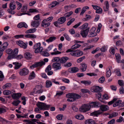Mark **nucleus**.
<instances>
[{"label": "nucleus", "mask_w": 124, "mask_h": 124, "mask_svg": "<svg viewBox=\"0 0 124 124\" xmlns=\"http://www.w3.org/2000/svg\"><path fill=\"white\" fill-rule=\"evenodd\" d=\"M11 86V84L10 83L6 84L3 87V88L5 89L7 88L10 87Z\"/></svg>", "instance_id": "obj_62"}, {"label": "nucleus", "mask_w": 124, "mask_h": 124, "mask_svg": "<svg viewBox=\"0 0 124 124\" xmlns=\"http://www.w3.org/2000/svg\"><path fill=\"white\" fill-rule=\"evenodd\" d=\"M13 64L15 65L14 68L16 70L19 69L22 65L20 63H19L18 62H13Z\"/></svg>", "instance_id": "obj_22"}, {"label": "nucleus", "mask_w": 124, "mask_h": 124, "mask_svg": "<svg viewBox=\"0 0 124 124\" xmlns=\"http://www.w3.org/2000/svg\"><path fill=\"white\" fill-rule=\"evenodd\" d=\"M16 43L20 47L24 49H25L27 47V43H24L23 41L19 40L17 41L16 42Z\"/></svg>", "instance_id": "obj_9"}, {"label": "nucleus", "mask_w": 124, "mask_h": 124, "mask_svg": "<svg viewBox=\"0 0 124 124\" xmlns=\"http://www.w3.org/2000/svg\"><path fill=\"white\" fill-rule=\"evenodd\" d=\"M63 116L62 114H59L56 116V118L58 120H61L62 119Z\"/></svg>", "instance_id": "obj_56"}, {"label": "nucleus", "mask_w": 124, "mask_h": 124, "mask_svg": "<svg viewBox=\"0 0 124 124\" xmlns=\"http://www.w3.org/2000/svg\"><path fill=\"white\" fill-rule=\"evenodd\" d=\"M29 11L30 12H38V11L36 9H29Z\"/></svg>", "instance_id": "obj_63"}, {"label": "nucleus", "mask_w": 124, "mask_h": 124, "mask_svg": "<svg viewBox=\"0 0 124 124\" xmlns=\"http://www.w3.org/2000/svg\"><path fill=\"white\" fill-rule=\"evenodd\" d=\"M82 83L84 84L85 85H88L91 83V82L87 81H82L81 82Z\"/></svg>", "instance_id": "obj_42"}, {"label": "nucleus", "mask_w": 124, "mask_h": 124, "mask_svg": "<svg viewBox=\"0 0 124 124\" xmlns=\"http://www.w3.org/2000/svg\"><path fill=\"white\" fill-rule=\"evenodd\" d=\"M102 87L98 86H94L91 88V91L93 92L97 93H100L102 91Z\"/></svg>", "instance_id": "obj_7"}, {"label": "nucleus", "mask_w": 124, "mask_h": 124, "mask_svg": "<svg viewBox=\"0 0 124 124\" xmlns=\"http://www.w3.org/2000/svg\"><path fill=\"white\" fill-rule=\"evenodd\" d=\"M46 87L47 88L50 87L52 85V83L49 80H47L46 82Z\"/></svg>", "instance_id": "obj_32"}, {"label": "nucleus", "mask_w": 124, "mask_h": 124, "mask_svg": "<svg viewBox=\"0 0 124 124\" xmlns=\"http://www.w3.org/2000/svg\"><path fill=\"white\" fill-rule=\"evenodd\" d=\"M100 108L101 110H98L94 111L93 113H91V115L95 116H97L98 115L102 113V112L101 111H105L109 109L108 106L105 105H103L101 106H100Z\"/></svg>", "instance_id": "obj_1"}, {"label": "nucleus", "mask_w": 124, "mask_h": 124, "mask_svg": "<svg viewBox=\"0 0 124 124\" xmlns=\"http://www.w3.org/2000/svg\"><path fill=\"white\" fill-rule=\"evenodd\" d=\"M77 51L78 57L80 56L83 54V53L82 51L78 50H77Z\"/></svg>", "instance_id": "obj_49"}, {"label": "nucleus", "mask_w": 124, "mask_h": 124, "mask_svg": "<svg viewBox=\"0 0 124 124\" xmlns=\"http://www.w3.org/2000/svg\"><path fill=\"white\" fill-rule=\"evenodd\" d=\"M81 45L77 44H76L72 46L71 47V49H75L79 47Z\"/></svg>", "instance_id": "obj_39"}, {"label": "nucleus", "mask_w": 124, "mask_h": 124, "mask_svg": "<svg viewBox=\"0 0 124 124\" xmlns=\"http://www.w3.org/2000/svg\"><path fill=\"white\" fill-rule=\"evenodd\" d=\"M111 75V72L110 69L109 68V70H108L106 72V76L107 77H109Z\"/></svg>", "instance_id": "obj_59"}, {"label": "nucleus", "mask_w": 124, "mask_h": 124, "mask_svg": "<svg viewBox=\"0 0 124 124\" xmlns=\"http://www.w3.org/2000/svg\"><path fill=\"white\" fill-rule=\"evenodd\" d=\"M16 3L18 6V8H17V9L19 10L22 7V4L19 2L16 1Z\"/></svg>", "instance_id": "obj_60"}, {"label": "nucleus", "mask_w": 124, "mask_h": 124, "mask_svg": "<svg viewBox=\"0 0 124 124\" xmlns=\"http://www.w3.org/2000/svg\"><path fill=\"white\" fill-rule=\"evenodd\" d=\"M18 49L17 48H16L14 49V51L13 52V54H15V57L16 56V55L18 54Z\"/></svg>", "instance_id": "obj_61"}, {"label": "nucleus", "mask_w": 124, "mask_h": 124, "mask_svg": "<svg viewBox=\"0 0 124 124\" xmlns=\"http://www.w3.org/2000/svg\"><path fill=\"white\" fill-rule=\"evenodd\" d=\"M35 74L34 71H32L31 73L29 76L28 79L29 80L33 78L35 76Z\"/></svg>", "instance_id": "obj_33"}, {"label": "nucleus", "mask_w": 124, "mask_h": 124, "mask_svg": "<svg viewBox=\"0 0 124 124\" xmlns=\"http://www.w3.org/2000/svg\"><path fill=\"white\" fill-rule=\"evenodd\" d=\"M53 45L52 44L49 45L47 49L46 50V51H49L51 50L53 48Z\"/></svg>", "instance_id": "obj_64"}, {"label": "nucleus", "mask_w": 124, "mask_h": 124, "mask_svg": "<svg viewBox=\"0 0 124 124\" xmlns=\"http://www.w3.org/2000/svg\"><path fill=\"white\" fill-rule=\"evenodd\" d=\"M25 57L27 59H29L32 58V55L29 52H26L24 54Z\"/></svg>", "instance_id": "obj_24"}, {"label": "nucleus", "mask_w": 124, "mask_h": 124, "mask_svg": "<svg viewBox=\"0 0 124 124\" xmlns=\"http://www.w3.org/2000/svg\"><path fill=\"white\" fill-rule=\"evenodd\" d=\"M96 95L98 97L97 98L101 102H103V101H102V98L101 97V94L100 93H97L96 94Z\"/></svg>", "instance_id": "obj_35"}, {"label": "nucleus", "mask_w": 124, "mask_h": 124, "mask_svg": "<svg viewBox=\"0 0 124 124\" xmlns=\"http://www.w3.org/2000/svg\"><path fill=\"white\" fill-rule=\"evenodd\" d=\"M51 3L52 4L51 6L52 8L56 6L59 4V2L56 1H53Z\"/></svg>", "instance_id": "obj_44"}, {"label": "nucleus", "mask_w": 124, "mask_h": 124, "mask_svg": "<svg viewBox=\"0 0 124 124\" xmlns=\"http://www.w3.org/2000/svg\"><path fill=\"white\" fill-rule=\"evenodd\" d=\"M50 23L48 22L46 20H44L42 22L41 25L42 27H48L50 25Z\"/></svg>", "instance_id": "obj_13"}, {"label": "nucleus", "mask_w": 124, "mask_h": 124, "mask_svg": "<svg viewBox=\"0 0 124 124\" xmlns=\"http://www.w3.org/2000/svg\"><path fill=\"white\" fill-rule=\"evenodd\" d=\"M90 105L87 104H85L82 105L80 108L79 110L81 112H85L90 110Z\"/></svg>", "instance_id": "obj_5"}, {"label": "nucleus", "mask_w": 124, "mask_h": 124, "mask_svg": "<svg viewBox=\"0 0 124 124\" xmlns=\"http://www.w3.org/2000/svg\"><path fill=\"white\" fill-rule=\"evenodd\" d=\"M118 115V113L117 112H114L113 113L110 114L109 118H111L113 117H116Z\"/></svg>", "instance_id": "obj_29"}, {"label": "nucleus", "mask_w": 124, "mask_h": 124, "mask_svg": "<svg viewBox=\"0 0 124 124\" xmlns=\"http://www.w3.org/2000/svg\"><path fill=\"white\" fill-rule=\"evenodd\" d=\"M10 9H8V12L13 15L16 12L14 10L16 8L15 4L14 2H11L9 4Z\"/></svg>", "instance_id": "obj_3"}, {"label": "nucleus", "mask_w": 124, "mask_h": 124, "mask_svg": "<svg viewBox=\"0 0 124 124\" xmlns=\"http://www.w3.org/2000/svg\"><path fill=\"white\" fill-rule=\"evenodd\" d=\"M73 12L71 11L69 12L68 13H66L64 15V16L63 17H65V18H66V17H68L70 16V15H71L72 14H73Z\"/></svg>", "instance_id": "obj_37"}, {"label": "nucleus", "mask_w": 124, "mask_h": 124, "mask_svg": "<svg viewBox=\"0 0 124 124\" xmlns=\"http://www.w3.org/2000/svg\"><path fill=\"white\" fill-rule=\"evenodd\" d=\"M60 59L59 57H55L52 60V61L54 62H58L60 61Z\"/></svg>", "instance_id": "obj_54"}, {"label": "nucleus", "mask_w": 124, "mask_h": 124, "mask_svg": "<svg viewBox=\"0 0 124 124\" xmlns=\"http://www.w3.org/2000/svg\"><path fill=\"white\" fill-rule=\"evenodd\" d=\"M17 27L18 28H21L23 27H24L25 28L28 27V25L27 24L24 22H21L19 23L17 25Z\"/></svg>", "instance_id": "obj_16"}, {"label": "nucleus", "mask_w": 124, "mask_h": 124, "mask_svg": "<svg viewBox=\"0 0 124 124\" xmlns=\"http://www.w3.org/2000/svg\"><path fill=\"white\" fill-rule=\"evenodd\" d=\"M89 27H88L85 30H81L80 31V34L83 38H86L87 36L89 31Z\"/></svg>", "instance_id": "obj_10"}, {"label": "nucleus", "mask_w": 124, "mask_h": 124, "mask_svg": "<svg viewBox=\"0 0 124 124\" xmlns=\"http://www.w3.org/2000/svg\"><path fill=\"white\" fill-rule=\"evenodd\" d=\"M115 102L113 104V107H115L119 106V105L121 104L122 101L121 100H118Z\"/></svg>", "instance_id": "obj_26"}, {"label": "nucleus", "mask_w": 124, "mask_h": 124, "mask_svg": "<svg viewBox=\"0 0 124 124\" xmlns=\"http://www.w3.org/2000/svg\"><path fill=\"white\" fill-rule=\"evenodd\" d=\"M66 19L65 17L63 16L61 17L58 19L57 21L55 22L54 24L56 26H58V24H60L63 23L66 21Z\"/></svg>", "instance_id": "obj_6"}, {"label": "nucleus", "mask_w": 124, "mask_h": 124, "mask_svg": "<svg viewBox=\"0 0 124 124\" xmlns=\"http://www.w3.org/2000/svg\"><path fill=\"white\" fill-rule=\"evenodd\" d=\"M115 56L117 63H119L120 62L121 59L120 54H115Z\"/></svg>", "instance_id": "obj_25"}, {"label": "nucleus", "mask_w": 124, "mask_h": 124, "mask_svg": "<svg viewBox=\"0 0 124 124\" xmlns=\"http://www.w3.org/2000/svg\"><path fill=\"white\" fill-rule=\"evenodd\" d=\"M36 106L38 108H40L41 110H48L50 106L49 105H46L43 102H38L36 104Z\"/></svg>", "instance_id": "obj_2"}, {"label": "nucleus", "mask_w": 124, "mask_h": 124, "mask_svg": "<svg viewBox=\"0 0 124 124\" xmlns=\"http://www.w3.org/2000/svg\"><path fill=\"white\" fill-rule=\"evenodd\" d=\"M85 123V124H96L94 120L91 119H89L86 120Z\"/></svg>", "instance_id": "obj_20"}, {"label": "nucleus", "mask_w": 124, "mask_h": 124, "mask_svg": "<svg viewBox=\"0 0 124 124\" xmlns=\"http://www.w3.org/2000/svg\"><path fill=\"white\" fill-rule=\"evenodd\" d=\"M105 80V77L104 76H102L99 79V82L100 83H102L104 82Z\"/></svg>", "instance_id": "obj_52"}, {"label": "nucleus", "mask_w": 124, "mask_h": 124, "mask_svg": "<svg viewBox=\"0 0 124 124\" xmlns=\"http://www.w3.org/2000/svg\"><path fill=\"white\" fill-rule=\"evenodd\" d=\"M27 10V7L26 6H23L21 9V12H25Z\"/></svg>", "instance_id": "obj_48"}, {"label": "nucleus", "mask_w": 124, "mask_h": 124, "mask_svg": "<svg viewBox=\"0 0 124 124\" xmlns=\"http://www.w3.org/2000/svg\"><path fill=\"white\" fill-rule=\"evenodd\" d=\"M124 120V119L121 116H120L119 119H117L116 120V122H117L119 123H121V122L122 121L123 122V120Z\"/></svg>", "instance_id": "obj_58"}, {"label": "nucleus", "mask_w": 124, "mask_h": 124, "mask_svg": "<svg viewBox=\"0 0 124 124\" xmlns=\"http://www.w3.org/2000/svg\"><path fill=\"white\" fill-rule=\"evenodd\" d=\"M70 54L72 56H76L77 57H78L77 50L74 51L73 50V52H71L70 53Z\"/></svg>", "instance_id": "obj_43"}, {"label": "nucleus", "mask_w": 124, "mask_h": 124, "mask_svg": "<svg viewBox=\"0 0 124 124\" xmlns=\"http://www.w3.org/2000/svg\"><path fill=\"white\" fill-rule=\"evenodd\" d=\"M109 8V5L108 1H106L105 2V6L103 7L104 11H106L108 10Z\"/></svg>", "instance_id": "obj_21"}, {"label": "nucleus", "mask_w": 124, "mask_h": 124, "mask_svg": "<svg viewBox=\"0 0 124 124\" xmlns=\"http://www.w3.org/2000/svg\"><path fill=\"white\" fill-rule=\"evenodd\" d=\"M96 35L97 33L96 32L90 31L89 32V34L88 35V37H92L95 36Z\"/></svg>", "instance_id": "obj_28"}, {"label": "nucleus", "mask_w": 124, "mask_h": 124, "mask_svg": "<svg viewBox=\"0 0 124 124\" xmlns=\"http://www.w3.org/2000/svg\"><path fill=\"white\" fill-rule=\"evenodd\" d=\"M79 70V69L77 67L70 68L68 69V71L71 73H75Z\"/></svg>", "instance_id": "obj_14"}, {"label": "nucleus", "mask_w": 124, "mask_h": 124, "mask_svg": "<svg viewBox=\"0 0 124 124\" xmlns=\"http://www.w3.org/2000/svg\"><path fill=\"white\" fill-rule=\"evenodd\" d=\"M57 50V49L56 48H55V49H54V52L51 53V54L52 55H56L60 54L61 53V52H59L58 51H56Z\"/></svg>", "instance_id": "obj_38"}, {"label": "nucleus", "mask_w": 124, "mask_h": 124, "mask_svg": "<svg viewBox=\"0 0 124 124\" xmlns=\"http://www.w3.org/2000/svg\"><path fill=\"white\" fill-rule=\"evenodd\" d=\"M21 94L20 93H14L12 95V97L14 99L17 100L21 97Z\"/></svg>", "instance_id": "obj_15"}, {"label": "nucleus", "mask_w": 124, "mask_h": 124, "mask_svg": "<svg viewBox=\"0 0 124 124\" xmlns=\"http://www.w3.org/2000/svg\"><path fill=\"white\" fill-rule=\"evenodd\" d=\"M20 102L21 101L19 100H15L13 101L12 104L14 106H17Z\"/></svg>", "instance_id": "obj_31"}, {"label": "nucleus", "mask_w": 124, "mask_h": 124, "mask_svg": "<svg viewBox=\"0 0 124 124\" xmlns=\"http://www.w3.org/2000/svg\"><path fill=\"white\" fill-rule=\"evenodd\" d=\"M6 53L8 54H13V51L11 49L9 48L7 49L6 50Z\"/></svg>", "instance_id": "obj_46"}, {"label": "nucleus", "mask_w": 124, "mask_h": 124, "mask_svg": "<svg viewBox=\"0 0 124 124\" xmlns=\"http://www.w3.org/2000/svg\"><path fill=\"white\" fill-rule=\"evenodd\" d=\"M61 64L60 63L58 62H54L53 63L52 67L54 68L56 70H58L62 68Z\"/></svg>", "instance_id": "obj_11"}, {"label": "nucleus", "mask_w": 124, "mask_h": 124, "mask_svg": "<svg viewBox=\"0 0 124 124\" xmlns=\"http://www.w3.org/2000/svg\"><path fill=\"white\" fill-rule=\"evenodd\" d=\"M42 54L43 56H48L49 55V54L46 51L42 52Z\"/></svg>", "instance_id": "obj_51"}, {"label": "nucleus", "mask_w": 124, "mask_h": 124, "mask_svg": "<svg viewBox=\"0 0 124 124\" xmlns=\"http://www.w3.org/2000/svg\"><path fill=\"white\" fill-rule=\"evenodd\" d=\"M41 44L40 43L35 44L33 47L34 49H35V53H37L41 52L43 50V48L40 46Z\"/></svg>", "instance_id": "obj_4"}, {"label": "nucleus", "mask_w": 124, "mask_h": 124, "mask_svg": "<svg viewBox=\"0 0 124 124\" xmlns=\"http://www.w3.org/2000/svg\"><path fill=\"white\" fill-rule=\"evenodd\" d=\"M42 87V85H37L36 86V88L34 89L33 91L34 92L35 91V90H38L39 89H41Z\"/></svg>", "instance_id": "obj_45"}, {"label": "nucleus", "mask_w": 124, "mask_h": 124, "mask_svg": "<svg viewBox=\"0 0 124 124\" xmlns=\"http://www.w3.org/2000/svg\"><path fill=\"white\" fill-rule=\"evenodd\" d=\"M75 117L77 119L80 120H82L84 118L83 116L81 115H77L75 116Z\"/></svg>", "instance_id": "obj_36"}, {"label": "nucleus", "mask_w": 124, "mask_h": 124, "mask_svg": "<svg viewBox=\"0 0 124 124\" xmlns=\"http://www.w3.org/2000/svg\"><path fill=\"white\" fill-rule=\"evenodd\" d=\"M11 91L8 90H6L4 91L3 92L4 94L5 95H8L11 93Z\"/></svg>", "instance_id": "obj_57"}, {"label": "nucleus", "mask_w": 124, "mask_h": 124, "mask_svg": "<svg viewBox=\"0 0 124 124\" xmlns=\"http://www.w3.org/2000/svg\"><path fill=\"white\" fill-rule=\"evenodd\" d=\"M87 66L86 64H82L81 66L80 69L82 70V71H85L86 70Z\"/></svg>", "instance_id": "obj_27"}, {"label": "nucleus", "mask_w": 124, "mask_h": 124, "mask_svg": "<svg viewBox=\"0 0 124 124\" xmlns=\"http://www.w3.org/2000/svg\"><path fill=\"white\" fill-rule=\"evenodd\" d=\"M36 31V29L35 28L31 29L26 31L25 33L27 34L33 33Z\"/></svg>", "instance_id": "obj_23"}, {"label": "nucleus", "mask_w": 124, "mask_h": 124, "mask_svg": "<svg viewBox=\"0 0 124 124\" xmlns=\"http://www.w3.org/2000/svg\"><path fill=\"white\" fill-rule=\"evenodd\" d=\"M115 50L114 49V48L112 47L110 49L109 52L111 54L114 55L115 54Z\"/></svg>", "instance_id": "obj_50"}, {"label": "nucleus", "mask_w": 124, "mask_h": 124, "mask_svg": "<svg viewBox=\"0 0 124 124\" xmlns=\"http://www.w3.org/2000/svg\"><path fill=\"white\" fill-rule=\"evenodd\" d=\"M88 24L87 23H85L82 26L80 27V28L81 30H83L87 28L88 26Z\"/></svg>", "instance_id": "obj_41"}, {"label": "nucleus", "mask_w": 124, "mask_h": 124, "mask_svg": "<svg viewBox=\"0 0 124 124\" xmlns=\"http://www.w3.org/2000/svg\"><path fill=\"white\" fill-rule=\"evenodd\" d=\"M114 72H115L117 76H121V73L119 69H115L114 70Z\"/></svg>", "instance_id": "obj_34"}, {"label": "nucleus", "mask_w": 124, "mask_h": 124, "mask_svg": "<svg viewBox=\"0 0 124 124\" xmlns=\"http://www.w3.org/2000/svg\"><path fill=\"white\" fill-rule=\"evenodd\" d=\"M117 99H118L116 98H114L112 101L109 102L108 103V104L109 105L112 104L115 101H117Z\"/></svg>", "instance_id": "obj_47"}, {"label": "nucleus", "mask_w": 124, "mask_h": 124, "mask_svg": "<svg viewBox=\"0 0 124 124\" xmlns=\"http://www.w3.org/2000/svg\"><path fill=\"white\" fill-rule=\"evenodd\" d=\"M66 97L68 98L67 100L68 101L72 102L75 101V99H74V93L67 94L66 95Z\"/></svg>", "instance_id": "obj_8"}, {"label": "nucleus", "mask_w": 124, "mask_h": 124, "mask_svg": "<svg viewBox=\"0 0 124 124\" xmlns=\"http://www.w3.org/2000/svg\"><path fill=\"white\" fill-rule=\"evenodd\" d=\"M28 70L25 68L21 69L19 72V74L22 76H25L28 74Z\"/></svg>", "instance_id": "obj_12"}, {"label": "nucleus", "mask_w": 124, "mask_h": 124, "mask_svg": "<svg viewBox=\"0 0 124 124\" xmlns=\"http://www.w3.org/2000/svg\"><path fill=\"white\" fill-rule=\"evenodd\" d=\"M69 59V58L66 56L62 57L60 59V62L61 64L64 63Z\"/></svg>", "instance_id": "obj_17"}, {"label": "nucleus", "mask_w": 124, "mask_h": 124, "mask_svg": "<svg viewBox=\"0 0 124 124\" xmlns=\"http://www.w3.org/2000/svg\"><path fill=\"white\" fill-rule=\"evenodd\" d=\"M56 39V37L54 36H52L50 37L49 38L46 40V41L48 43L54 41Z\"/></svg>", "instance_id": "obj_19"}, {"label": "nucleus", "mask_w": 124, "mask_h": 124, "mask_svg": "<svg viewBox=\"0 0 124 124\" xmlns=\"http://www.w3.org/2000/svg\"><path fill=\"white\" fill-rule=\"evenodd\" d=\"M39 25V22L38 21H34L31 23V25L33 27L37 28Z\"/></svg>", "instance_id": "obj_18"}, {"label": "nucleus", "mask_w": 124, "mask_h": 124, "mask_svg": "<svg viewBox=\"0 0 124 124\" xmlns=\"http://www.w3.org/2000/svg\"><path fill=\"white\" fill-rule=\"evenodd\" d=\"M72 64L70 62H67L64 65V67H69L71 66Z\"/></svg>", "instance_id": "obj_53"}, {"label": "nucleus", "mask_w": 124, "mask_h": 124, "mask_svg": "<svg viewBox=\"0 0 124 124\" xmlns=\"http://www.w3.org/2000/svg\"><path fill=\"white\" fill-rule=\"evenodd\" d=\"M37 67H41L45 64V63L43 61L36 62Z\"/></svg>", "instance_id": "obj_30"}, {"label": "nucleus", "mask_w": 124, "mask_h": 124, "mask_svg": "<svg viewBox=\"0 0 124 124\" xmlns=\"http://www.w3.org/2000/svg\"><path fill=\"white\" fill-rule=\"evenodd\" d=\"M81 97V96L79 94L74 93V99H75V101H76L77 99H79Z\"/></svg>", "instance_id": "obj_40"}, {"label": "nucleus", "mask_w": 124, "mask_h": 124, "mask_svg": "<svg viewBox=\"0 0 124 124\" xmlns=\"http://www.w3.org/2000/svg\"><path fill=\"white\" fill-rule=\"evenodd\" d=\"M85 58V56H83L78 59L77 60V62L78 63H80L82 62L83 60Z\"/></svg>", "instance_id": "obj_55"}]
</instances>
